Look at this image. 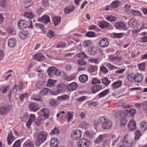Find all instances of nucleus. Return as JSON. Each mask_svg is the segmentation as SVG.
Returning a JSON list of instances; mask_svg holds the SVG:
<instances>
[{"mask_svg":"<svg viewBox=\"0 0 147 147\" xmlns=\"http://www.w3.org/2000/svg\"><path fill=\"white\" fill-rule=\"evenodd\" d=\"M99 124H101L102 129L104 130L110 129L113 125L112 122L104 116L100 117L98 119L97 122L95 123V124L98 125Z\"/></svg>","mask_w":147,"mask_h":147,"instance_id":"obj_1","label":"nucleus"},{"mask_svg":"<svg viewBox=\"0 0 147 147\" xmlns=\"http://www.w3.org/2000/svg\"><path fill=\"white\" fill-rule=\"evenodd\" d=\"M47 134L45 131H41L39 133L36 137L35 145L37 147L40 146L46 140Z\"/></svg>","mask_w":147,"mask_h":147,"instance_id":"obj_2","label":"nucleus"},{"mask_svg":"<svg viewBox=\"0 0 147 147\" xmlns=\"http://www.w3.org/2000/svg\"><path fill=\"white\" fill-rule=\"evenodd\" d=\"M28 22L26 20H21L18 21V28L20 30H23L24 29H26V28H29L32 29L33 28L32 25V21L30 22V25H28Z\"/></svg>","mask_w":147,"mask_h":147,"instance_id":"obj_3","label":"nucleus"},{"mask_svg":"<svg viewBox=\"0 0 147 147\" xmlns=\"http://www.w3.org/2000/svg\"><path fill=\"white\" fill-rule=\"evenodd\" d=\"M122 143L123 146L125 147H131L134 144L133 140L127 135L124 136Z\"/></svg>","mask_w":147,"mask_h":147,"instance_id":"obj_4","label":"nucleus"},{"mask_svg":"<svg viewBox=\"0 0 147 147\" xmlns=\"http://www.w3.org/2000/svg\"><path fill=\"white\" fill-rule=\"evenodd\" d=\"M82 132L78 129L74 130L71 133V136L72 139L74 140H79L81 137Z\"/></svg>","mask_w":147,"mask_h":147,"instance_id":"obj_5","label":"nucleus"},{"mask_svg":"<svg viewBox=\"0 0 147 147\" xmlns=\"http://www.w3.org/2000/svg\"><path fill=\"white\" fill-rule=\"evenodd\" d=\"M89 145V141L85 138L82 139L77 143V145L79 147H88Z\"/></svg>","mask_w":147,"mask_h":147,"instance_id":"obj_6","label":"nucleus"},{"mask_svg":"<svg viewBox=\"0 0 147 147\" xmlns=\"http://www.w3.org/2000/svg\"><path fill=\"white\" fill-rule=\"evenodd\" d=\"M19 35L20 38L24 40L30 36L29 31L26 30H23L20 32Z\"/></svg>","mask_w":147,"mask_h":147,"instance_id":"obj_7","label":"nucleus"},{"mask_svg":"<svg viewBox=\"0 0 147 147\" xmlns=\"http://www.w3.org/2000/svg\"><path fill=\"white\" fill-rule=\"evenodd\" d=\"M98 44L101 48H106L108 46L109 41L107 38H102L100 40Z\"/></svg>","mask_w":147,"mask_h":147,"instance_id":"obj_8","label":"nucleus"},{"mask_svg":"<svg viewBox=\"0 0 147 147\" xmlns=\"http://www.w3.org/2000/svg\"><path fill=\"white\" fill-rule=\"evenodd\" d=\"M40 108L39 105L34 102H31L29 106L30 110L34 112H36Z\"/></svg>","mask_w":147,"mask_h":147,"instance_id":"obj_9","label":"nucleus"},{"mask_svg":"<svg viewBox=\"0 0 147 147\" xmlns=\"http://www.w3.org/2000/svg\"><path fill=\"white\" fill-rule=\"evenodd\" d=\"M143 78L144 76L142 74L137 73L135 75L132 79L135 82L139 83L142 81Z\"/></svg>","mask_w":147,"mask_h":147,"instance_id":"obj_10","label":"nucleus"},{"mask_svg":"<svg viewBox=\"0 0 147 147\" xmlns=\"http://www.w3.org/2000/svg\"><path fill=\"white\" fill-rule=\"evenodd\" d=\"M11 108L8 106H4L0 107V114L4 115L9 112Z\"/></svg>","mask_w":147,"mask_h":147,"instance_id":"obj_11","label":"nucleus"},{"mask_svg":"<svg viewBox=\"0 0 147 147\" xmlns=\"http://www.w3.org/2000/svg\"><path fill=\"white\" fill-rule=\"evenodd\" d=\"M124 113L128 117H133L136 113V111L134 109H131L130 110L126 109L124 111Z\"/></svg>","mask_w":147,"mask_h":147,"instance_id":"obj_12","label":"nucleus"},{"mask_svg":"<svg viewBox=\"0 0 147 147\" xmlns=\"http://www.w3.org/2000/svg\"><path fill=\"white\" fill-rule=\"evenodd\" d=\"M38 21L46 24L51 22L50 18L47 15H44L42 17L38 18Z\"/></svg>","mask_w":147,"mask_h":147,"instance_id":"obj_13","label":"nucleus"},{"mask_svg":"<svg viewBox=\"0 0 147 147\" xmlns=\"http://www.w3.org/2000/svg\"><path fill=\"white\" fill-rule=\"evenodd\" d=\"M114 26L117 29L121 28L125 30L127 29L125 24L121 22H115Z\"/></svg>","mask_w":147,"mask_h":147,"instance_id":"obj_14","label":"nucleus"},{"mask_svg":"<svg viewBox=\"0 0 147 147\" xmlns=\"http://www.w3.org/2000/svg\"><path fill=\"white\" fill-rule=\"evenodd\" d=\"M59 144V141L57 138H51L50 143V147H58Z\"/></svg>","mask_w":147,"mask_h":147,"instance_id":"obj_15","label":"nucleus"},{"mask_svg":"<svg viewBox=\"0 0 147 147\" xmlns=\"http://www.w3.org/2000/svg\"><path fill=\"white\" fill-rule=\"evenodd\" d=\"M128 129L131 131L135 129L136 127V122L133 120H131L127 125Z\"/></svg>","mask_w":147,"mask_h":147,"instance_id":"obj_16","label":"nucleus"},{"mask_svg":"<svg viewBox=\"0 0 147 147\" xmlns=\"http://www.w3.org/2000/svg\"><path fill=\"white\" fill-rule=\"evenodd\" d=\"M78 88V84L75 82L70 84L67 87V89L69 91L74 90Z\"/></svg>","mask_w":147,"mask_h":147,"instance_id":"obj_17","label":"nucleus"},{"mask_svg":"<svg viewBox=\"0 0 147 147\" xmlns=\"http://www.w3.org/2000/svg\"><path fill=\"white\" fill-rule=\"evenodd\" d=\"M33 59L36 61H40L45 59V56L42 53H37L34 55Z\"/></svg>","mask_w":147,"mask_h":147,"instance_id":"obj_18","label":"nucleus"},{"mask_svg":"<svg viewBox=\"0 0 147 147\" xmlns=\"http://www.w3.org/2000/svg\"><path fill=\"white\" fill-rule=\"evenodd\" d=\"M117 106H121L123 108L126 109L130 107L131 106H130L128 104H127L123 100H122L118 102L117 104Z\"/></svg>","mask_w":147,"mask_h":147,"instance_id":"obj_19","label":"nucleus"},{"mask_svg":"<svg viewBox=\"0 0 147 147\" xmlns=\"http://www.w3.org/2000/svg\"><path fill=\"white\" fill-rule=\"evenodd\" d=\"M41 111L43 114V115H42L41 116L44 118V120L49 117L50 113L48 109L45 108H43L42 109Z\"/></svg>","mask_w":147,"mask_h":147,"instance_id":"obj_20","label":"nucleus"},{"mask_svg":"<svg viewBox=\"0 0 147 147\" xmlns=\"http://www.w3.org/2000/svg\"><path fill=\"white\" fill-rule=\"evenodd\" d=\"M8 45L10 47H14L16 45V41L14 38H10L8 40Z\"/></svg>","mask_w":147,"mask_h":147,"instance_id":"obj_21","label":"nucleus"},{"mask_svg":"<svg viewBox=\"0 0 147 147\" xmlns=\"http://www.w3.org/2000/svg\"><path fill=\"white\" fill-rule=\"evenodd\" d=\"M55 67H50L47 70V73L49 76L50 78L53 77L54 76Z\"/></svg>","mask_w":147,"mask_h":147,"instance_id":"obj_22","label":"nucleus"},{"mask_svg":"<svg viewBox=\"0 0 147 147\" xmlns=\"http://www.w3.org/2000/svg\"><path fill=\"white\" fill-rule=\"evenodd\" d=\"M101 88V86L99 85H94L91 88L92 92L95 94L100 90Z\"/></svg>","mask_w":147,"mask_h":147,"instance_id":"obj_23","label":"nucleus"},{"mask_svg":"<svg viewBox=\"0 0 147 147\" xmlns=\"http://www.w3.org/2000/svg\"><path fill=\"white\" fill-rule=\"evenodd\" d=\"M88 77L85 74H82L80 75L79 77V80L82 83H85L87 82L88 80Z\"/></svg>","mask_w":147,"mask_h":147,"instance_id":"obj_24","label":"nucleus"},{"mask_svg":"<svg viewBox=\"0 0 147 147\" xmlns=\"http://www.w3.org/2000/svg\"><path fill=\"white\" fill-rule=\"evenodd\" d=\"M109 25V23L105 21H101L98 24L99 27L101 28L107 27Z\"/></svg>","mask_w":147,"mask_h":147,"instance_id":"obj_25","label":"nucleus"},{"mask_svg":"<svg viewBox=\"0 0 147 147\" xmlns=\"http://www.w3.org/2000/svg\"><path fill=\"white\" fill-rule=\"evenodd\" d=\"M61 17L59 16L55 17L53 19V22L55 26L59 25L60 23Z\"/></svg>","mask_w":147,"mask_h":147,"instance_id":"obj_26","label":"nucleus"},{"mask_svg":"<svg viewBox=\"0 0 147 147\" xmlns=\"http://www.w3.org/2000/svg\"><path fill=\"white\" fill-rule=\"evenodd\" d=\"M97 50L96 47H91L88 49V53L89 55H94L96 53Z\"/></svg>","mask_w":147,"mask_h":147,"instance_id":"obj_27","label":"nucleus"},{"mask_svg":"<svg viewBox=\"0 0 147 147\" xmlns=\"http://www.w3.org/2000/svg\"><path fill=\"white\" fill-rule=\"evenodd\" d=\"M51 90L49 89L45 88L42 90L40 92V94L41 95L45 96L47 94H48L49 93H50Z\"/></svg>","mask_w":147,"mask_h":147,"instance_id":"obj_28","label":"nucleus"},{"mask_svg":"<svg viewBox=\"0 0 147 147\" xmlns=\"http://www.w3.org/2000/svg\"><path fill=\"white\" fill-rule=\"evenodd\" d=\"M65 90V86L63 84H62L59 85L57 87V90L59 93L64 92Z\"/></svg>","mask_w":147,"mask_h":147,"instance_id":"obj_29","label":"nucleus"},{"mask_svg":"<svg viewBox=\"0 0 147 147\" xmlns=\"http://www.w3.org/2000/svg\"><path fill=\"white\" fill-rule=\"evenodd\" d=\"M147 123L145 121H143L140 123V128L141 130L144 131L147 129Z\"/></svg>","mask_w":147,"mask_h":147,"instance_id":"obj_30","label":"nucleus"},{"mask_svg":"<svg viewBox=\"0 0 147 147\" xmlns=\"http://www.w3.org/2000/svg\"><path fill=\"white\" fill-rule=\"evenodd\" d=\"M122 82L121 80H118L114 82L112 84L113 88H117L120 87L121 85Z\"/></svg>","mask_w":147,"mask_h":147,"instance_id":"obj_31","label":"nucleus"},{"mask_svg":"<svg viewBox=\"0 0 147 147\" xmlns=\"http://www.w3.org/2000/svg\"><path fill=\"white\" fill-rule=\"evenodd\" d=\"M24 16L29 19H32L35 16L34 14L31 11L26 12L24 13Z\"/></svg>","mask_w":147,"mask_h":147,"instance_id":"obj_32","label":"nucleus"},{"mask_svg":"<svg viewBox=\"0 0 147 147\" xmlns=\"http://www.w3.org/2000/svg\"><path fill=\"white\" fill-rule=\"evenodd\" d=\"M75 9V7L73 6H69L66 7L64 11L65 13H69Z\"/></svg>","mask_w":147,"mask_h":147,"instance_id":"obj_33","label":"nucleus"},{"mask_svg":"<svg viewBox=\"0 0 147 147\" xmlns=\"http://www.w3.org/2000/svg\"><path fill=\"white\" fill-rule=\"evenodd\" d=\"M56 82V80L49 79L48 80L47 86L48 87L53 86Z\"/></svg>","mask_w":147,"mask_h":147,"instance_id":"obj_34","label":"nucleus"},{"mask_svg":"<svg viewBox=\"0 0 147 147\" xmlns=\"http://www.w3.org/2000/svg\"><path fill=\"white\" fill-rule=\"evenodd\" d=\"M120 2L118 0H116L113 2L111 4V6L112 8H117L119 5Z\"/></svg>","mask_w":147,"mask_h":147,"instance_id":"obj_35","label":"nucleus"},{"mask_svg":"<svg viewBox=\"0 0 147 147\" xmlns=\"http://www.w3.org/2000/svg\"><path fill=\"white\" fill-rule=\"evenodd\" d=\"M129 25L131 27H135L137 25V22L134 19H130L128 22Z\"/></svg>","mask_w":147,"mask_h":147,"instance_id":"obj_36","label":"nucleus"},{"mask_svg":"<svg viewBox=\"0 0 147 147\" xmlns=\"http://www.w3.org/2000/svg\"><path fill=\"white\" fill-rule=\"evenodd\" d=\"M109 92V90L107 89L99 94L98 95V97L100 98H102L107 95Z\"/></svg>","mask_w":147,"mask_h":147,"instance_id":"obj_37","label":"nucleus"},{"mask_svg":"<svg viewBox=\"0 0 147 147\" xmlns=\"http://www.w3.org/2000/svg\"><path fill=\"white\" fill-rule=\"evenodd\" d=\"M97 66L96 65H91L88 67V70L89 72H94L97 70Z\"/></svg>","mask_w":147,"mask_h":147,"instance_id":"obj_38","label":"nucleus"},{"mask_svg":"<svg viewBox=\"0 0 147 147\" xmlns=\"http://www.w3.org/2000/svg\"><path fill=\"white\" fill-rule=\"evenodd\" d=\"M23 147H35L33 143L29 141H26L24 143Z\"/></svg>","mask_w":147,"mask_h":147,"instance_id":"obj_39","label":"nucleus"},{"mask_svg":"<svg viewBox=\"0 0 147 147\" xmlns=\"http://www.w3.org/2000/svg\"><path fill=\"white\" fill-rule=\"evenodd\" d=\"M102 83L105 85L107 86L110 83V81L108 80L107 77H104L102 79Z\"/></svg>","mask_w":147,"mask_h":147,"instance_id":"obj_40","label":"nucleus"},{"mask_svg":"<svg viewBox=\"0 0 147 147\" xmlns=\"http://www.w3.org/2000/svg\"><path fill=\"white\" fill-rule=\"evenodd\" d=\"M67 122L69 123L70 121H71L73 119V113H71L69 111L67 113Z\"/></svg>","mask_w":147,"mask_h":147,"instance_id":"obj_41","label":"nucleus"},{"mask_svg":"<svg viewBox=\"0 0 147 147\" xmlns=\"http://www.w3.org/2000/svg\"><path fill=\"white\" fill-rule=\"evenodd\" d=\"M76 56L78 57L83 58L84 59L87 58L88 57L87 56L84 52L77 53Z\"/></svg>","mask_w":147,"mask_h":147,"instance_id":"obj_42","label":"nucleus"},{"mask_svg":"<svg viewBox=\"0 0 147 147\" xmlns=\"http://www.w3.org/2000/svg\"><path fill=\"white\" fill-rule=\"evenodd\" d=\"M66 45L67 44L65 42H60L57 45V47L58 48H64L66 47Z\"/></svg>","mask_w":147,"mask_h":147,"instance_id":"obj_43","label":"nucleus"},{"mask_svg":"<svg viewBox=\"0 0 147 147\" xmlns=\"http://www.w3.org/2000/svg\"><path fill=\"white\" fill-rule=\"evenodd\" d=\"M77 63L80 66L86 65L87 63V62L82 59H78L77 60Z\"/></svg>","mask_w":147,"mask_h":147,"instance_id":"obj_44","label":"nucleus"},{"mask_svg":"<svg viewBox=\"0 0 147 147\" xmlns=\"http://www.w3.org/2000/svg\"><path fill=\"white\" fill-rule=\"evenodd\" d=\"M35 27L36 29H40L42 30H45L44 25L40 23H36L35 24Z\"/></svg>","mask_w":147,"mask_h":147,"instance_id":"obj_45","label":"nucleus"},{"mask_svg":"<svg viewBox=\"0 0 147 147\" xmlns=\"http://www.w3.org/2000/svg\"><path fill=\"white\" fill-rule=\"evenodd\" d=\"M146 64V63L145 62H143L140 64H138V66L139 69L144 71L145 69Z\"/></svg>","mask_w":147,"mask_h":147,"instance_id":"obj_46","label":"nucleus"},{"mask_svg":"<svg viewBox=\"0 0 147 147\" xmlns=\"http://www.w3.org/2000/svg\"><path fill=\"white\" fill-rule=\"evenodd\" d=\"M86 36L89 37H93L96 36H95V33L92 31L87 32L85 34Z\"/></svg>","mask_w":147,"mask_h":147,"instance_id":"obj_47","label":"nucleus"},{"mask_svg":"<svg viewBox=\"0 0 147 147\" xmlns=\"http://www.w3.org/2000/svg\"><path fill=\"white\" fill-rule=\"evenodd\" d=\"M29 96V94L27 93L22 94L20 96V100L21 101L23 102L24 101V99L28 98Z\"/></svg>","mask_w":147,"mask_h":147,"instance_id":"obj_48","label":"nucleus"},{"mask_svg":"<svg viewBox=\"0 0 147 147\" xmlns=\"http://www.w3.org/2000/svg\"><path fill=\"white\" fill-rule=\"evenodd\" d=\"M41 116L39 117L37 119L35 122V123L37 126L39 125L41 123V121L44 119Z\"/></svg>","mask_w":147,"mask_h":147,"instance_id":"obj_49","label":"nucleus"},{"mask_svg":"<svg viewBox=\"0 0 147 147\" xmlns=\"http://www.w3.org/2000/svg\"><path fill=\"white\" fill-rule=\"evenodd\" d=\"M106 19L107 20L111 22H114L116 21L117 18L113 16H107V17L106 18Z\"/></svg>","mask_w":147,"mask_h":147,"instance_id":"obj_50","label":"nucleus"},{"mask_svg":"<svg viewBox=\"0 0 147 147\" xmlns=\"http://www.w3.org/2000/svg\"><path fill=\"white\" fill-rule=\"evenodd\" d=\"M127 122V120L126 118L124 117L122 118L120 121V125L122 127H123L125 125Z\"/></svg>","mask_w":147,"mask_h":147,"instance_id":"obj_51","label":"nucleus"},{"mask_svg":"<svg viewBox=\"0 0 147 147\" xmlns=\"http://www.w3.org/2000/svg\"><path fill=\"white\" fill-rule=\"evenodd\" d=\"M141 133L139 130H136L135 133V140H138L141 136Z\"/></svg>","mask_w":147,"mask_h":147,"instance_id":"obj_52","label":"nucleus"},{"mask_svg":"<svg viewBox=\"0 0 147 147\" xmlns=\"http://www.w3.org/2000/svg\"><path fill=\"white\" fill-rule=\"evenodd\" d=\"M46 35L49 38H51L54 35V32L51 30H49L47 33Z\"/></svg>","mask_w":147,"mask_h":147,"instance_id":"obj_53","label":"nucleus"},{"mask_svg":"<svg viewBox=\"0 0 147 147\" xmlns=\"http://www.w3.org/2000/svg\"><path fill=\"white\" fill-rule=\"evenodd\" d=\"M142 108L143 110L147 113V102L144 101L142 102Z\"/></svg>","mask_w":147,"mask_h":147,"instance_id":"obj_54","label":"nucleus"},{"mask_svg":"<svg viewBox=\"0 0 147 147\" xmlns=\"http://www.w3.org/2000/svg\"><path fill=\"white\" fill-rule=\"evenodd\" d=\"M59 133V131L58 129L56 127H55L52 130L50 133V134L53 135L55 134H58Z\"/></svg>","mask_w":147,"mask_h":147,"instance_id":"obj_55","label":"nucleus"},{"mask_svg":"<svg viewBox=\"0 0 147 147\" xmlns=\"http://www.w3.org/2000/svg\"><path fill=\"white\" fill-rule=\"evenodd\" d=\"M80 127L84 129H86L87 128L88 124L85 121L82 122L80 124Z\"/></svg>","mask_w":147,"mask_h":147,"instance_id":"obj_56","label":"nucleus"},{"mask_svg":"<svg viewBox=\"0 0 147 147\" xmlns=\"http://www.w3.org/2000/svg\"><path fill=\"white\" fill-rule=\"evenodd\" d=\"M102 139L103 135H99L95 140V143L97 144H98L99 142L102 140Z\"/></svg>","mask_w":147,"mask_h":147,"instance_id":"obj_57","label":"nucleus"},{"mask_svg":"<svg viewBox=\"0 0 147 147\" xmlns=\"http://www.w3.org/2000/svg\"><path fill=\"white\" fill-rule=\"evenodd\" d=\"M101 83L100 81L97 78H94L91 82L92 84H94L96 83L100 84Z\"/></svg>","mask_w":147,"mask_h":147,"instance_id":"obj_58","label":"nucleus"},{"mask_svg":"<svg viewBox=\"0 0 147 147\" xmlns=\"http://www.w3.org/2000/svg\"><path fill=\"white\" fill-rule=\"evenodd\" d=\"M13 147H20L21 146L20 141V140H17L14 143L13 145Z\"/></svg>","mask_w":147,"mask_h":147,"instance_id":"obj_59","label":"nucleus"},{"mask_svg":"<svg viewBox=\"0 0 147 147\" xmlns=\"http://www.w3.org/2000/svg\"><path fill=\"white\" fill-rule=\"evenodd\" d=\"M35 116L34 115L31 114L28 120L33 123L35 120Z\"/></svg>","mask_w":147,"mask_h":147,"instance_id":"obj_60","label":"nucleus"},{"mask_svg":"<svg viewBox=\"0 0 147 147\" xmlns=\"http://www.w3.org/2000/svg\"><path fill=\"white\" fill-rule=\"evenodd\" d=\"M91 45V41L87 40L84 41L83 43V45L85 47L89 46Z\"/></svg>","mask_w":147,"mask_h":147,"instance_id":"obj_61","label":"nucleus"},{"mask_svg":"<svg viewBox=\"0 0 147 147\" xmlns=\"http://www.w3.org/2000/svg\"><path fill=\"white\" fill-rule=\"evenodd\" d=\"M100 71L104 72L105 73H107L108 71V69L104 66H102L100 67Z\"/></svg>","mask_w":147,"mask_h":147,"instance_id":"obj_62","label":"nucleus"},{"mask_svg":"<svg viewBox=\"0 0 147 147\" xmlns=\"http://www.w3.org/2000/svg\"><path fill=\"white\" fill-rule=\"evenodd\" d=\"M123 35L122 33H115L114 34V36L116 38H121L123 37Z\"/></svg>","mask_w":147,"mask_h":147,"instance_id":"obj_63","label":"nucleus"},{"mask_svg":"<svg viewBox=\"0 0 147 147\" xmlns=\"http://www.w3.org/2000/svg\"><path fill=\"white\" fill-rule=\"evenodd\" d=\"M36 86L37 88L39 89H41L43 87V85L41 82H39L36 84Z\"/></svg>","mask_w":147,"mask_h":147,"instance_id":"obj_64","label":"nucleus"}]
</instances>
